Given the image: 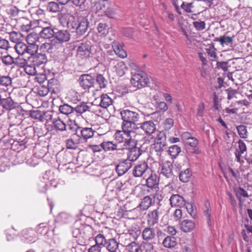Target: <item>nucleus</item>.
I'll use <instances>...</instances> for the list:
<instances>
[{
    "instance_id": "4468645a",
    "label": "nucleus",
    "mask_w": 252,
    "mask_h": 252,
    "mask_svg": "<svg viewBox=\"0 0 252 252\" xmlns=\"http://www.w3.org/2000/svg\"><path fill=\"white\" fill-rule=\"evenodd\" d=\"M32 21L25 18L19 19L16 23L17 28L22 32H28L32 29Z\"/></svg>"
},
{
    "instance_id": "7ed1b4c3",
    "label": "nucleus",
    "mask_w": 252,
    "mask_h": 252,
    "mask_svg": "<svg viewBox=\"0 0 252 252\" xmlns=\"http://www.w3.org/2000/svg\"><path fill=\"white\" fill-rule=\"evenodd\" d=\"M152 170L146 161H142L135 166L133 170V175L135 177L145 178Z\"/></svg>"
},
{
    "instance_id": "58836bf2",
    "label": "nucleus",
    "mask_w": 252,
    "mask_h": 252,
    "mask_svg": "<svg viewBox=\"0 0 252 252\" xmlns=\"http://www.w3.org/2000/svg\"><path fill=\"white\" fill-rule=\"evenodd\" d=\"M16 52L19 55H23L25 53H28V46L23 42H18L14 46Z\"/></svg>"
},
{
    "instance_id": "5701e85b",
    "label": "nucleus",
    "mask_w": 252,
    "mask_h": 252,
    "mask_svg": "<svg viewBox=\"0 0 252 252\" xmlns=\"http://www.w3.org/2000/svg\"><path fill=\"white\" fill-rule=\"evenodd\" d=\"M131 167V163L127 160L120 162L116 166V170L119 175H123Z\"/></svg>"
},
{
    "instance_id": "4d7b16f0",
    "label": "nucleus",
    "mask_w": 252,
    "mask_h": 252,
    "mask_svg": "<svg viewBox=\"0 0 252 252\" xmlns=\"http://www.w3.org/2000/svg\"><path fill=\"white\" fill-rule=\"evenodd\" d=\"M60 6L57 2L51 1L48 3L47 9L52 12H57L60 11Z\"/></svg>"
},
{
    "instance_id": "9d476101",
    "label": "nucleus",
    "mask_w": 252,
    "mask_h": 252,
    "mask_svg": "<svg viewBox=\"0 0 252 252\" xmlns=\"http://www.w3.org/2000/svg\"><path fill=\"white\" fill-rule=\"evenodd\" d=\"M134 144H131L130 145L132 146L131 148H128V149H126L128 151L127 154V161L129 162L134 161L137 160L138 157L141 155L140 151L139 148L136 147ZM125 149H122L121 151H123Z\"/></svg>"
},
{
    "instance_id": "09e8293b",
    "label": "nucleus",
    "mask_w": 252,
    "mask_h": 252,
    "mask_svg": "<svg viewBox=\"0 0 252 252\" xmlns=\"http://www.w3.org/2000/svg\"><path fill=\"white\" fill-rule=\"evenodd\" d=\"M22 38V34L19 32L13 31L9 33V39L13 42L17 43L18 42H20Z\"/></svg>"
},
{
    "instance_id": "052dcab7",
    "label": "nucleus",
    "mask_w": 252,
    "mask_h": 252,
    "mask_svg": "<svg viewBox=\"0 0 252 252\" xmlns=\"http://www.w3.org/2000/svg\"><path fill=\"white\" fill-rule=\"evenodd\" d=\"M237 194L239 199V205L242 206V199L241 197H249V195L244 189L242 188H239L238 189Z\"/></svg>"
},
{
    "instance_id": "bb28decb",
    "label": "nucleus",
    "mask_w": 252,
    "mask_h": 252,
    "mask_svg": "<svg viewBox=\"0 0 252 252\" xmlns=\"http://www.w3.org/2000/svg\"><path fill=\"white\" fill-rule=\"evenodd\" d=\"M55 32L54 30L50 27V26H45L40 32L41 37L44 39H50L53 36H55Z\"/></svg>"
},
{
    "instance_id": "8fccbe9b",
    "label": "nucleus",
    "mask_w": 252,
    "mask_h": 252,
    "mask_svg": "<svg viewBox=\"0 0 252 252\" xmlns=\"http://www.w3.org/2000/svg\"><path fill=\"white\" fill-rule=\"evenodd\" d=\"M12 85V79L9 76H0V86L7 87Z\"/></svg>"
},
{
    "instance_id": "a19ab883",
    "label": "nucleus",
    "mask_w": 252,
    "mask_h": 252,
    "mask_svg": "<svg viewBox=\"0 0 252 252\" xmlns=\"http://www.w3.org/2000/svg\"><path fill=\"white\" fill-rule=\"evenodd\" d=\"M162 244L164 247L166 248H171L174 247L176 245L177 242L176 239L174 237L167 236L164 239Z\"/></svg>"
},
{
    "instance_id": "1a4fd4ad",
    "label": "nucleus",
    "mask_w": 252,
    "mask_h": 252,
    "mask_svg": "<svg viewBox=\"0 0 252 252\" xmlns=\"http://www.w3.org/2000/svg\"><path fill=\"white\" fill-rule=\"evenodd\" d=\"M201 5L197 1L187 3L183 2L181 6V8L187 13H200V7Z\"/></svg>"
},
{
    "instance_id": "79ce46f5",
    "label": "nucleus",
    "mask_w": 252,
    "mask_h": 252,
    "mask_svg": "<svg viewBox=\"0 0 252 252\" xmlns=\"http://www.w3.org/2000/svg\"><path fill=\"white\" fill-rule=\"evenodd\" d=\"M31 25L32 29H36L38 28L42 29L45 26H50V23L48 21H44L40 19L32 21Z\"/></svg>"
},
{
    "instance_id": "f03ea898",
    "label": "nucleus",
    "mask_w": 252,
    "mask_h": 252,
    "mask_svg": "<svg viewBox=\"0 0 252 252\" xmlns=\"http://www.w3.org/2000/svg\"><path fill=\"white\" fill-rule=\"evenodd\" d=\"M130 81L134 87L138 89L145 87L150 84L147 75L143 71H139L132 75Z\"/></svg>"
},
{
    "instance_id": "e433bc0d",
    "label": "nucleus",
    "mask_w": 252,
    "mask_h": 252,
    "mask_svg": "<svg viewBox=\"0 0 252 252\" xmlns=\"http://www.w3.org/2000/svg\"><path fill=\"white\" fill-rule=\"evenodd\" d=\"M0 99V104L3 108L7 110H11L15 107L14 101L11 97Z\"/></svg>"
},
{
    "instance_id": "dca6fc26",
    "label": "nucleus",
    "mask_w": 252,
    "mask_h": 252,
    "mask_svg": "<svg viewBox=\"0 0 252 252\" xmlns=\"http://www.w3.org/2000/svg\"><path fill=\"white\" fill-rule=\"evenodd\" d=\"M39 50L43 53L52 54L57 51V48L54 40H52L50 42L42 44L39 47Z\"/></svg>"
},
{
    "instance_id": "f8f14e48",
    "label": "nucleus",
    "mask_w": 252,
    "mask_h": 252,
    "mask_svg": "<svg viewBox=\"0 0 252 252\" xmlns=\"http://www.w3.org/2000/svg\"><path fill=\"white\" fill-rule=\"evenodd\" d=\"M238 147L234 153L237 161L242 163L244 161L241 159V156L247 151V148L246 144L242 140H239L238 142Z\"/></svg>"
},
{
    "instance_id": "2f4dec72",
    "label": "nucleus",
    "mask_w": 252,
    "mask_h": 252,
    "mask_svg": "<svg viewBox=\"0 0 252 252\" xmlns=\"http://www.w3.org/2000/svg\"><path fill=\"white\" fill-rule=\"evenodd\" d=\"M113 103V100L107 94H102L100 96V106L104 108H107Z\"/></svg>"
},
{
    "instance_id": "338daca9",
    "label": "nucleus",
    "mask_w": 252,
    "mask_h": 252,
    "mask_svg": "<svg viewBox=\"0 0 252 252\" xmlns=\"http://www.w3.org/2000/svg\"><path fill=\"white\" fill-rule=\"evenodd\" d=\"M40 44H29L28 46V53L33 56L34 53H36L38 49H39Z\"/></svg>"
},
{
    "instance_id": "a18cd8bd",
    "label": "nucleus",
    "mask_w": 252,
    "mask_h": 252,
    "mask_svg": "<svg viewBox=\"0 0 252 252\" xmlns=\"http://www.w3.org/2000/svg\"><path fill=\"white\" fill-rule=\"evenodd\" d=\"M60 112L65 115H69L74 112V108L67 104H64L59 107Z\"/></svg>"
},
{
    "instance_id": "20e7f679",
    "label": "nucleus",
    "mask_w": 252,
    "mask_h": 252,
    "mask_svg": "<svg viewBox=\"0 0 252 252\" xmlns=\"http://www.w3.org/2000/svg\"><path fill=\"white\" fill-rule=\"evenodd\" d=\"M115 139L120 143H125L126 145L130 146L134 144V141L132 139L131 134L127 133L125 130H117L115 134Z\"/></svg>"
},
{
    "instance_id": "6e6d98bb",
    "label": "nucleus",
    "mask_w": 252,
    "mask_h": 252,
    "mask_svg": "<svg viewBox=\"0 0 252 252\" xmlns=\"http://www.w3.org/2000/svg\"><path fill=\"white\" fill-rule=\"evenodd\" d=\"M95 241L96 243V245H98L99 247L100 246L104 247L105 245L106 244V240L104 237V236L101 234H98L96 235L95 238Z\"/></svg>"
},
{
    "instance_id": "c85d7f7f",
    "label": "nucleus",
    "mask_w": 252,
    "mask_h": 252,
    "mask_svg": "<svg viewBox=\"0 0 252 252\" xmlns=\"http://www.w3.org/2000/svg\"><path fill=\"white\" fill-rule=\"evenodd\" d=\"M124 185L121 182H110L107 187L108 191L114 192L117 194L118 191H120L124 189Z\"/></svg>"
},
{
    "instance_id": "bf43d9fd",
    "label": "nucleus",
    "mask_w": 252,
    "mask_h": 252,
    "mask_svg": "<svg viewBox=\"0 0 252 252\" xmlns=\"http://www.w3.org/2000/svg\"><path fill=\"white\" fill-rule=\"evenodd\" d=\"M107 25L106 23H100L97 26V30L99 33L101 35H104L107 32Z\"/></svg>"
},
{
    "instance_id": "f3484780",
    "label": "nucleus",
    "mask_w": 252,
    "mask_h": 252,
    "mask_svg": "<svg viewBox=\"0 0 252 252\" xmlns=\"http://www.w3.org/2000/svg\"><path fill=\"white\" fill-rule=\"evenodd\" d=\"M170 203L172 207H180L184 206L185 200L184 197L179 194H173L170 199Z\"/></svg>"
},
{
    "instance_id": "c756f323",
    "label": "nucleus",
    "mask_w": 252,
    "mask_h": 252,
    "mask_svg": "<svg viewBox=\"0 0 252 252\" xmlns=\"http://www.w3.org/2000/svg\"><path fill=\"white\" fill-rule=\"evenodd\" d=\"M101 147L105 152L121 150L118 149V145L112 141H104L101 143Z\"/></svg>"
},
{
    "instance_id": "6e6552de",
    "label": "nucleus",
    "mask_w": 252,
    "mask_h": 252,
    "mask_svg": "<svg viewBox=\"0 0 252 252\" xmlns=\"http://www.w3.org/2000/svg\"><path fill=\"white\" fill-rule=\"evenodd\" d=\"M36 239L35 231L32 228H26L21 232V240L25 243L35 242Z\"/></svg>"
},
{
    "instance_id": "49530a36",
    "label": "nucleus",
    "mask_w": 252,
    "mask_h": 252,
    "mask_svg": "<svg viewBox=\"0 0 252 252\" xmlns=\"http://www.w3.org/2000/svg\"><path fill=\"white\" fill-rule=\"evenodd\" d=\"M215 41L220 42L221 45L223 46L224 45H228L233 42L232 37L223 35L220 38H216Z\"/></svg>"
},
{
    "instance_id": "680f3d73",
    "label": "nucleus",
    "mask_w": 252,
    "mask_h": 252,
    "mask_svg": "<svg viewBox=\"0 0 252 252\" xmlns=\"http://www.w3.org/2000/svg\"><path fill=\"white\" fill-rule=\"evenodd\" d=\"M96 80L99 84L100 88H104L106 87L107 81L103 75L101 74L97 75Z\"/></svg>"
},
{
    "instance_id": "39448f33",
    "label": "nucleus",
    "mask_w": 252,
    "mask_h": 252,
    "mask_svg": "<svg viewBox=\"0 0 252 252\" xmlns=\"http://www.w3.org/2000/svg\"><path fill=\"white\" fill-rule=\"evenodd\" d=\"M92 46L88 42H82L79 44L77 49V55L81 59L90 57L92 53Z\"/></svg>"
},
{
    "instance_id": "cd10ccee",
    "label": "nucleus",
    "mask_w": 252,
    "mask_h": 252,
    "mask_svg": "<svg viewBox=\"0 0 252 252\" xmlns=\"http://www.w3.org/2000/svg\"><path fill=\"white\" fill-rule=\"evenodd\" d=\"M124 246L127 252H139L141 249L139 244L134 241L126 242L124 243Z\"/></svg>"
},
{
    "instance_id": "c03bdc74",
    "label": "nucleus",
    "mask_w": 252,
    "mask_h": 252,
    "mask_svg": "<svg viewBox=\"0 0 252 252\" xmlns=\"http://www.w3.org/2000/svg\"><path fill=\"white\" fill-rule=\"evenodd\" d=\"M198 3L201 5L200 7V12H201L208 8L210 7L213 4V0H198Z\"/></svg>"
},
{
    "instance_id": "4c0bfd02",
    "label": "nucleus",
    "mask_w": 252,
    "mask_h": 252,
    "mask_svg": "<svg viewBox=\"0 0 252 252\" xmlns=\"http://www.w3.org/2000/svg\"><path fill=\"white\" fill-rule=\"evenodd\" d=\"M115 68L117 74L120 76L125 75L127 69L126 63L123 61L118 62L115 65Z\"/></svg>"
},
{
    "instance_id": "13d9d810",
    "label": "nucleus",
    "mask_w": 252,
    "mask_h": 252,
    "mask_svg": "<svg viewBox=\"0 0 252 252\" xmlns=\"http://www.w3.org/2000/svg\"><path fill=\"white\" fill-rule=\"evenodd\" d=\"M142 246L143 248L142 251L144 252H153L154 246L149 242H143L142 243Z\"/></svg>"
},
{
    "instance_id": "473e14b6",
    "label": "nucleus",
    "mask_w": 252,
    "mask_h": 252,
    "mask_svg": "<svg viewBox=\"0 0 252 252\" xmlns=\"http://www.w3.org/2000/svg\"><path fill=\"white\" fill-rule=\"evenodd\" d=\"M172 164L170 162H167L163 164L161 173L167 178L170 177L172 175Z\"/></svg>"
},
{
    "instance_id": "7c9ffc66",
    "label": "nucleus",
    "mask_w": 252,
    "mask_h": 252,
    "mask_svg": "<svg viewBox=\"0 0 252 252\" xmlns=\"http://www.w3.org/2000/svg\"><path fill=\"white\" fill-rule=\"evenodd\" d=\"M46 112L40 110H32L30 112V116L36 120L43 122L46 120L45 116Z\"/></svg>"
},
{
    "instance_id": "5fc2aeb1",
    "label": "nucleus",
    "mask_w": 252,
    "mask_h": 252,
    "mask_svg": "<svg viewBox=\"0 0 252 252\" xmlns=\"http://www.w3.org/2000/svg\"><path fill=\"white\" fill-rule=\"evenodd\" d=\"M240 137L242 138H246L248 136L247 127L244 125H240L236 127Z\"/></svg>"
},
{
    "instance_id": "a211bd4d",
    "label": "nucleus",
    "mask_w": 252,
    "mask_h": 252,
    "mask_svg": "<svg viewBox=\"0 0 252 252\" xmlns=\"http://www.w3.org/2000/svg\"><path fill=\"white\" fill-rule=\"evenodd\" d=\"M195 222L190 220H185L179 224L180 229L186 233L192 231L195 228Z\"/></svg>"
},
{
    "instance_id": "aec40b11",
    "label": "nucleus",
    "mask_w": 252,
    "mask_h": 252,
    "mask_svg": "<svg viewBox=\"0 0 252 252\" xmlns=\"http://www.w3.org/2000/svg\"><path fill=\"white\" fill-rule=\"evenodd\" d=\"M156 232L154 229L148 226L145 227L142 232L143 239L147 242L152 241L156 237Z\"/></svg>"
},
{
    "instance_id": "774afa93",
    "label": "nucleus",
    "mask_w": 252,
    "mask_h": 252,
    "mask_svg": "<svg viewBox=\"0 0 252 252\" xmlns=\"http://www.w3.org/2000/svg\"><path fill=\"white\" fill-rule=\"evenodd\" d=\"M204 212L207 219L208 223H209L211 220V209L209 203H206L205 204V208L204 209Z\"/></svg>"
},
{
    "instance_id": "864d4df0",
    "label": "nucleus",
    "mask_w": 252,
    "mask_h": 252,
    "mask_svg": "<svg viewBox=\"0 0 252 252\" xmlns=\"http://www.w3.org/2000/svg\"><path fill=\"white\" fill-rule=\"evenodd\" d=\"M27 60L22 57L18 56L14 59V64L21 68H24L27 65Z\"/></svg>"
},
{
    "instance_id": "f704fd0d",
    "label": "nucleus",
    "mask_w": 252,
    "mask_h": 252,
    "mask_svg": "<svg viewBox=\"0 0 252 252\" xmlns=\"http://www.w3.org/2000/svg\"><path fill=\"white\" fill-rule=\"evenodd\" d=\"M40 37L39 35L34 32L28 34L26 37V41L28 44H40Z\"/></svg>"
},
{
    "instance_id": "4be33fe9",
    "label": "nucleus",
    "mask_w": 252,
    "mask_h": 252,
    "mask_svg": "<svg viewBox=\"0 0 252 252\" xmlns=\"http://www.w3.org/2000/svg\"><path fill=\"white\" fill-rule=\"evenodd\" d=\"M137 122L123 121L122 124V128L125 132H128L130 134L134 133L138 127L136 125Z\"/></svg>"
},
{
    "instance_id": "2eb2a0df",
    "label": "nucleus",
    "mask_w": 252,
    "mask_h": 252,
    "mask_svg": "<svg viewBox=\"0 0 252 252\" xmlns=\"http://www.w3.org/2000/svg\"><path fill=\"white\" fill-rule=\"evenodd\" d=\"M112 48L115 54L120 58L124 59L126 57L127 53L124 49L123 43L118 41H114L112 43Z\"/></svg>"
},
{
    "instance_id": "72a5a7b5",
    "label": "nucleus",
    "mask_w": 252,
    "mask_h": 252,
    "mask_svg": "<svg viewBox=\"0 0 252 252\" xmlns=\"http://www.w3.org/2000/svg\"><path fill=\"white\" fill-rule=\"evenodd\" d=\"M106 244V249L110 252H116L118 250L119 243L114 238L109 239Z\"/></svg>"
},
{
    "instance_id": "0eeeda50",
    "label": "nucleus",
    "mask_w": 252,
    "mask_h": 252,
    "mask_svg": "<svg viewBox=\"0 0 252 252\" xmlns=\"http://www.w3.org/2000/svg\"><path fill=\"white\" fill-rule=\"evenodd\" d=\"M120 114L123 121L138 122L140 118L139 114L129 109H125L121 111Z\"/></svg>"
},
{
    "instance_id": "423d86ee",
    "label": "nucleus",
    "mask_w": 252,
    "mask_h": 252,
    "mask_svg": "<svg viewBox=\"0 0 252 252\" xmlns=\"http://www.w3.org/2000/svg\"><path fill=\"white\" fill-rule=\"evenodd\" d=\"M166 137L163 131H160L157 135L154 143V149L157 153H160L166 146Z\"/></svg>"
},
{
    "instance_id": "37998d69",
    "label": "nucleus",
    "mask_w": 252,
    "mask_h": 252,
    "mask_svg": "<svg viewBox=\"0 0 252 252\" xmlns=\"http://www.w3.org/2000/svg\"><path fill=\"white\" fill-rule=\"evenodd\" d=\"M53 124L55 128L61 131H64L66 129L65 124L61 120V119H54L53 120Z\"/></svg>"
},
{
    "instance_id": "c9c22d12",
    "label": "nucleus",
    "mask_w": 252,
    "mask_h": 252,
    "mask_svg": "<svg viewBox=\"0 0 252 252\" xmlns=\"http://www.w3.org/2000/svg\"><path fill=\"white\" fill-rule=\"evenodd\" d=\"M90 111V107L87 103L84 102H81L74 108V111H75L79 115L83 113Z\"/></svg>"
},
{
    "instance_id": "6ab92c4d",
    "label": "nucleus",
    "mask_w": 252,
    "mask_h": 252,
    "mask_svg": "<svg viewBox=\"0 0 252 252\" xmlns=\"http://www.w3.org/2000/svg\"><path fill=\"white\" fill-rule=\"evenodd\" d=\"M54 36L60 43L67 42L70 39V34L66 30H60L55 32Z\"/></svg>"
},
{
    "instance_id": "f257e3e1",
    "label": "nucleus",
    "mask_w": 252,
    "mask_h": 252,
    "mask_svg": "<svg viewBox=\"0 0 252 252\" xmlns=\"http://www.w3.org/2000/svg\"><path fill=\"white\" fill-rule=\"evenodd\" d=\"M67 27L70 30L76 32L79 35H82L87 32L89 22L86 18H76L73 16H69L67 22Z\"/></svg>"
},
{
    "instance_id": "b1692460",
    "label": "nucleus",
    "mask_w": 252,
    "mask_h": 252,
    "mask_svg": "<svg viewBox=\"0 0 252 252\" xmlns=\"http://www.w3.org/2000/svg\"><path fill=\"white\" fill-rule=\"evenodd\" d=\"M30 59L34 66H39L47 62V58L45 54L39 53L33 55Z\"/></svg>"
},
{
    "instance_id": "0e129e2a",
    "label": "nucleus",
    "mask_w": 252,
    "mask_h": 252,
    "mask_svg": "<svg viewBox=\"0 0 252 252\" xmlns=\"http://www.w3.org/2000/svg\"><path fill=\"white\" fill-rule=\"evenodd\" d=\"M105 15L110 18H114L116 15V10L112 7H108L104 11Z\"/></svg>"
},
{
    "instance_id": "ea45409f",
    "label": "nucleus",
    "mask_w": 252,
    "mask_h": 252,
    "mask_svg": "<svg viewBox=\"0 0 252 252\" xmlns=\"http://www.w3.org/2000/svg\"><path fill=\"white\" fill-rule=\"evenodd\" d=\"M152 199L149 196H146L142 200L139 207L143 210H147L152 205Z\"/></svg>"
},
{
    "instance_id": "e2e57ef3",
    "label": "nucleus",
    "mask_w": 252,
    "mask_h": 252,
    "mask_svg": "<svg viewBox=\"0 0 252 252\" xmlns=\"http://www.w3.org/2000/svg\"><path fill=\"white\" fill-rule=\"evenodd\" d=\"M49 92V89L48 87L41 86L37 89V94L41 96L47 95Z\"/></svg>"
},
{
    "instance_id": "ddd939ff",
    "label": "nucleus",
    "mask_w": 252,
    "mask_h": 252,
    "mask_svg": "<svg viewBox=\"0 0 252 252\" xmlns=\"http://www.w3.org/2000/svg\"><path fill=\"white\" fill-rule=\"evenodd\" d=\"M80 84L84 89H88L93 86L94 79L91 75L84 74L80 78Z\"/></svg>"
},
{
    "instance_id": "a878e982",
    "label": "nucleus",
    "mask_w": 252,
    "mask_h": 252,
    "mask_svg": "<svg viewBox=\"0 0 252 252\" xmlns=\"http://www.w3.org/2000/svg\"><path fill=\"white\" fill-rule=\"evenodd\" d=\"M80 129L81 138L87 140L92 138L94 134V131L92 127H79Z\"/></svg>"
},
{
    "instance_id": "de8ad7c7",
    "label": "nucleus",
    "mask_w": 252,
    "mask_h": 252,
    "mask_svg": "<svg viewBox=\"0 0 252 252\" xmlns=\"http://www.w3.org/2000/svg\"><path fill=\"white\" fill-rule=\"evenodd\" d=\"M181 152V148L178 146L174 145L169 148L168 152V154L172 157V158H175L178 156Z\"/></svg>"
},
{
    "instance_id": "69168bd1",
    "label": "nucleus",
    "mask_w": 252,
    "mask_h": 252,
    "mask_svg": "<svg viewBox=\"0 0 252 252\" xmlns=\"http://www.w3.org/2000/svg\"><path fill=\"white\" fill-rule=\"evenodd\" d=\"M193 25L197 31H202L205 29L206 23L204 21H198L193 22Z\"/></svg>"
},
{
    "instance_id": "3c124183",
    "label": "nucleus",
    "mask_w": 252,
    "mask_h": 252,
    "mask_svg": "<svg viewBox=\"0 0 252 252\" xmlns=\"http://www.w3.org/2000/svg\"><path fill=\"white\" fill-rule=\"evenodd\" d=\"M0 59L2 63L6 66H9L14 63V58L10 55L1 56Z\"/></svg>"
},
{
    "instance_id": "9b49d317",
    "label": "nucleus",
    "mask_w": 252,
    "mask_h": 252,
    "mask_svg": "<svg viewBox=\"0 0 252 252\" xmlns=\"http://www.w3.org/2000/svg\"><path fill=\"white\" fill-rule=\"evenodd\" d=\"M159 211L158 209H155L149 211L146 216L147 224L150 227H153L158 222Z\"/></svg>"
},
{
    "instance_id": "393cba45",
    "label": "nucleus",
    "mask_w": 252,
    "mask_h": 252,
    "mask_svg": "<svg viewBox=\"0 0 252 252\" xmlns=\"http://www.w3.org/2000/svg\"><path fill=\"white\" fill-rule=\"evenodd\" d=\"M140 128L148 135L153 133L156 129V125L153 122L150 121L141 123Z\"/></svg>"
},
{
    "instance_id": "603ef678",
    "label": "nucleus",
    "mask_w": 252,
    "mask_h": 252,
    "mask_svg": "<svg viewBox=\"0 0 252 252\" xmlns=\"http://www.w3.org/2000/svg\"><path fill=\"white\" fill-rule=\"evenodd\" d=\"M191 176V173L189 169H187L184 171H182L179 175L180 180L186 183L189 181Z\"/></svg>"
},
{
    "instance_id": "412c9836",
    "label": "nucleus",
    "mask_w": 252,
    "mask_h": 252,
    "mask_svg": "<svg viewBox=\"0 0 252 252\" xmlns=\"http://www.w3.org/2000/svg\"><path fill=\"white\" fill-rule=\"evenodd\" d=\"M146 186L150 188H154L158 184V179L157 175L152 170L150 173L146 178Z\"/></svg>"
}]
</instances>
